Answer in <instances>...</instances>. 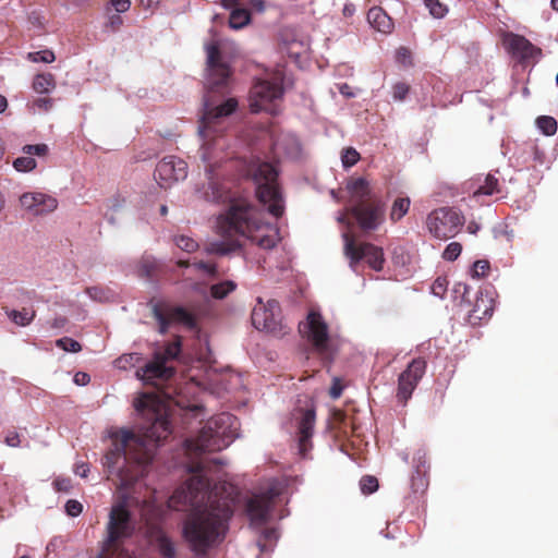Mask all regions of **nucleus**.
<instances>
[{"instance_id": "obj_23", "label": "nucleus", "mask_w": 558, "mask_h": 558, "mask_svg": "<svg viewBox=\"0 0 558 558\" xmlns=\"http://www.w3.org/2000/svg\"><path fill=\"white\" fill-rule=\"evenodd\" d=\"M494 301L489 295L481 294L475 298L473 308L469 314L471 324H477L483 319H489L493 316Z\"/></svg>"}, {"instance_id": "obj_13", "label": "nucleus", "mask_w": 558, "mask_h": 558, "mask_svg": "<svg viewBox=\"0 0 558 558\" xmlns=\"http://www.w3.org/2000/svg\"><path fill=\"white\" fill-rule=\"evenodd\" d=\"M252 325L257 330L277 332L281 330V307L280 303L270 300L266 303L258 300L251 313Z\"/></svg>"}, {"instance_id": "obj_7", "label": "nucleus", "mask_w": 558, "mask_h": 558, "mask_svg": "<svg viewBox=\"0 0 558 558\" xmlns=\"http://www.w3.org/2000/svg\"><path fill=\"white\" fill-rule=\"evenodd\" d=\"M282 80L278 77L256 80L250 90V110L252 113L266 111L278 113V105L283 96Z\"/></svg>"}, {"instance_id": "obj_56", "label": "nucleus", "mask_w": 558, "mask_h": 558, "mask_svg": "<svg viewBox=\"0 0 558 558\" xmlns=\"http://www.w3.org/2000/svg\"><path fill=\"white\" fill-rule=\"evenodd\" d=\"M123 25V19L120 17L119 14H113L108 20V26L111 27L113 32H117Z\"/></svg>"}, {"instance_id": "obj_28", "label": "nucleus", "mask_w": 558, "mask_h": 558, "mask_svg": "<svg viewBox=\"0 0 558 558\" xmlns=\"http://www.w3.org/2000/svg\"><path fill=\"white\" fill-rule=\"evenodd\" d=\"M411 207L410 197H397L390 208V218L392 221H399L409 213Z\"/></svg>"}, {"instance_id": "obj_45", "label": "nucleus", "mask_w": 558, "mask_h": 558, "mask_svg": "<svg viewBox=\"0 0 558 558\" xmlns=\"http://www.w3.org/2000/svg\"><path fill=\"white\" fill-rule=\"evenodd\" d=\"M56 345L64 351L78 352L82 350L81 343L71 337H63L56 340Z\"/></svg>"}, {"instance_id": "obj_10", "label": "nucleus", "mask_w": 558, "mask_h": 558, "mask_svg": "<svg viewBox=\"0 0 558 558\" xmlns=\"http://www.w3.org/2000/svg\"><path fill=\"white\" fill-rule=\"evenodd\" d=\"M387 206L380 196L372 195L366 202L352 204L350 215L362 231H376L386 220Z\"/></svg>"}, {"instance_id": "obj_22", "label": "nucleus", "mask_w": 558, "mask_h": 558, "mask_svg": "<svg viewBox=\"0 0 558 558\" xmlns=\"http://www.w3.org/2000/svg\"><path fill=\"white\" fill-rule=\"evenodd\" d=\"M20 203L33 215L51 214L58 207L56 197L43 194V192H26L20 197Z\"/></svg>"}, {"instance_id": "obj_19", "label": "nucleus", "mask_w": 558, "mask_h": 558, "mask_svg": "<svg viewBox=\"0 0 558 558\" xmlns=\"http://www.w3.org/2000/svg\"><path fill=\"white\" fill-rule=\"evenodd\" d=\"M502 45L506 51L519 62L532 60L542 54V49L520 34L507 32L502 36Z\"/></svg>"}, {"instance_id": "obj_15", "label": "nucleus", "mask_w": 558, "mask_h": 558, "mask_svg": "<svg viewBox=\"0 0 558 558\" xmlns=\"http://www.w3.org/2000/svg\"><path fill=\"white\" fill-rule=\"evenodd\" d=\"M293 417L296 427V438L299 444V453L306 456L312 449V437L315 430L316 413L314 407L294 409Z\"/></svg>"}, {"instance_id": "obj_35", "label": "nucleus", "mask_w": 558, "mask_h": 558, "mask_svg": "<svg viewBox=\"0 0 558 558\" xmlns=\"http://www.w3.org/2000/svg\"><path fill=\"white\" fill-rule=\"evenodd\" d=\"M165 364L168 361L175 360L181 354V338L174 339V341L167 343L163 350L159 351Z\"/></svg>"}, {"instance_id": "obj_30", "label": "nucleus", "mask_w": 558, "mask_h": 558, "mask_svg": "<svg viewBox=\"0 0 558 558\" xmlns=\"http://www.w3.org/2000/svg\"><path fill=\"white\" fill-rule=\"evenodd\" d=\"M56 86V80L51 73L37 74L33 80V88L37 93H48Z\"/></svg>"}, {"instance_id": "obj_51", "label": "nucleus", "mask_w": 558, "mask_h": 558, "mask_svg": "<svg viewBox=\"0 0 558 558\" xmlns=\"http://www.w3.org/2000/svg\"><path fill=\"white\" fill-rule=\"evenodd\" d=\"M448 280L446 278H437L434 280L432 286V292L434 295L442 296L447 291Z\"/></svg>"}, {"instance_id": "obj_43", "label": "nucleus", "mask_w": 558, "mask_h": 558, "mask_svg": "<svg viewBox=\"0 0 558 558\" xmlns=\"http://www.w3.org/2000/svg\"><path fill=\"white\" fill-rule=\"evenodd\" d=\"M174 243L178 247L185 252H194L199 247V244L195 241V239L186 235L175 236Z\"/></svg>"}, {"instance_id": "obj_20", "label": "nucleus", "mask_w": 558, "mask_h": 558, "mask_svg": "<svg viewBox=\"0 0 558 558\" xmlns=\"http://www.w3.org/2000/svg\"><path fill=\"white\" fill-rule=\"evenodd\" d=\"M154 315L159 324V330L161 332H167L171 324L184 325L185 327L190 328V330H195V328L198 327L196 315L182 306L170 307L167 308L166 312H162L161 308L156 307L154 310Z\"/></svg>"}, {"instance_id": "obj_50", "label": "nucleus", "mask_w": 558, "mask_h": 558, "mask_svg": "<svg viewBox=\"0 0 558 558\" xmlns=\"http://www.w3.org/2000/svg\"><path fill=\"white\" fill-rule=\"evenodd\" d=\"M410 85L405 83H397L392 86V96L398 101H402L404 99L409 92H410Z\"/></svg>"}, {"instance_id": "obj_64", "label": "nucleus", "mask_w": 558, "mask_h": 558, "mask_svg": "<svg viewBox=\"0 0 558 558\" xmlns=\"http://www.w3.org/2000/svg\"><path fill=\"white\" fill-rule=\"evenodd\" d=\"M220 4L223 7V9H236L239 4V0H221Z\"/></svg>"}, {"instance_id": "obj_25", "label": "nucleus", "mask_w": 558, "mask_h": 558, "mask_svg": "<svg viewBox=\"0 0 558 558\" xmlns=\"http://www.w3.org/2000/svg\"><path fill=\"white\" fill-rule=\"evenodd\" d=\"M347 190L351 194V205L361 204L372 197V189L366 179H351L347 183Z\"/></svg>"}, {"instance_id": "obj_60", "label": "nucleus", "mask_w": 558, "mask_h": 558, "mask_svg": "<svg viewBox=\"0 0 558 558\" xmlns=\"http://www.w3.org/2000/svg\"><path fill=\"white\" fill-rule=\"evenodd\" d=\"M89 472V466L86 462H80L74 468V473L80 477H87V473Z\"/></svg>"}, {"instance_id": "obj_63", "label": "nucleus", "mask_w": 558, "mask_h": 558, "mask_svg": "<svg viewBox=\"0 0 558 558\" xmlns=\"http://www.w3.org/2000/svg\"><path fill=\"white\" fill-rule=\"evenodd\" d=\"M250 3L252 9L256 10L257 12H263L266 9V3L264 0H251Z\"/></svg>"}, {"instance_id": "obj_62", "label": "nucleus", "mask_w": 558, "mask_h": 558, "mask_svg": "<svg viewBox=\"0 0 558 558\" xmlns=\"http://www.w3.org/2000/svg\"><path fill=\"white\" fill-rule=\"evenodd\" d=\"M5 442L10 446H17L20 444L19 433L13 432L7 436Z\"/></svg>"}, {"instance_id": "obj_54", "label": "nucleus", "mask_w": 558, "mask_h": 558, "mask_svg": "<svg viewBox=\"0 0 558 558\" xmlns=\"http://www.w3.org/2000/svg\"><path fill=\"white\" fill-rule=\"evenodd\" d=\"M53 487L58 492H68L71 488V481L70 478H56Z\"/></svg>"}, {"instance_id": "obj_55", "label": "nucleus", "mask_w": 558, "mask_h": 558, "mask_svg": "<svg viewBox=\"0 0 558 558\" xmlns=\"http://www.w3.org/2000/svg\"><path fill=\"white\" fill-rule=\"evenodd\" d=\"M37 108L43 110H49L52 108L53 101L50 97H40L35 101Z\"/></svg>"}, {"instance_id": "obj_36", "label": "nucleus", "mask_w": 558, "mask_h": 558, "mask_svg": "<svg viewBox=\"0 0 558 558\" xmlns=\"http://www.w3.org/2000/svg\"><path fill=\"white\" fill-rule=\"evenodd\" d=\"M423 3L434 19H444L448 13V7L440 0H423Z\"/></svg>"}, {"instance_id": "obj_14", "label": "nucleus", "mask_w": 558, "mask_h": 558, "mask_svg": "<svg viewBox=\"0 0 558 558\" xmlns=\"http://www.w3.org/2000/svg\"><path fill=\"white\" fill-rule=\"evenodd\" d=\"M426 367L427 362L418 356V359L411 361L405 371L400 373L397 390V398L400 402L405 403L411 400L414 389L426 372Z\"/></svg>"}, {"instance_id": "obj_47", "label": "nucleus", "mask_w": 558, "mask_h": 558, "mask_svg": "<svg viewBox=\"0 0 558 558\" xmlns=\"http://www.w3.org/2000/svg\"><path fill=\"white\" fill-rule=\"evenodd\" d=\"M361 489L365 495L376 492L378 487V480L374 476H363L360 481Z\"/></svg>"}, {"instance_id": "obj_32", "label": "nucleus", "mask_w": 558, "mask_h": 558, "mask_svg": "<svg viewBox=\"0 0 558 558\" xmlns=\"http://www.w3.org/2000/svg\"><path fill=\"white\" fill-rule=\"evenodd\" d=\"M238 284L233 280H222L210 286V295L215 299H223L233 292Z\"/></svg>"}, {"instance_id": "obj_38", "label": "nucleus", "mask_w": 558, "mask_h": 558, "mask_svg": "<svg viewBox=\"0 0 558 558\" xmlns=\"http://www.w3.org/2000/svg\"><path fill=\"white\" fill-rule=\"evenodd\" d=\"M13 166L17 172H29L37 167V161L29 155L17 157Z\"/></svg>"}, {"instance_id": "obj_8", "label": "nucleus", "mask_w": 558, "mask_h": 558, "mask_svg": "<svg viewBox=\"0 0 558 558\" xmlns=\"http://www.w3.org/2000/svg\"><path fill=\"white\" fill-rule=\"evenodd\" d=\"M107 549H116L124 558L122 539L133 536L134 525L132 514L124 502L114 504L109 513L107 525Z\"/></svg>"}, {"instance_id": "obj_29", "label": "nucleus", "mask_w": 558, "mask_h": 558, "mask_svg": "<svg viewBox=\"0 0 558 558\" xmlns=\"http://www.w3.org/2000/svg\"><path fill=\"white\" fill-rule=\"evenodd\" d=\"M159 267V262L155 257L144 256L140 260L137 271L143 278H154Z\"/></svg>"}, {"instance_id": "obj_58", "label": "nucleus", "mask_w": 558, "mask_h": 558, "mask_svg": "<svg viewBox=\"0 0 558 558\" xmlns=\"http://www.w3.org/2000/svg\"><path fill=\"white\" fill-rule=\"evenodd\" d=\"M107 549V542L104 543V547L101 549V553L97 558H124L121 556L114 548H111L110 551H106Z\"/></svg>"}, {"instance_id": "obj_6", "label": "nucleus", "mask_w": 558, "mask_h": 558, "mask_svg": "<svg viewBox=\"0 0 558 558\" xmlns=\"http://www.w3.org/2000/svg\"><path fill=\"white\" fill-rule=\"evenodd\" d=\"M258 201L266 204L268 213L275 217L284 214V202L278 184V172L271 162L259 161L252 168Z\"/></svg>"}, {"instance_id": "obj_52", "label": "nucleus", "mask_w": 558, "mask_h": 558, "mask_svg": "<svg viewBox=\"0 0 558 558\" xmlns=\"http://www.w3.org/2000/svg\"><path fill=\"white\" fill-rule=\"evenodd\" d=\"M83 506L77 500H69L65 502V512L72 515L73 518H75V515L81 514Z\"/></svg>"}, {"instance_id": "obj_5", "label": "nucleus", "mask_w": 558, "mask_h": 558, "mask_svg": "<svg viewBox=\"0 0 558 558\" xmlns=\"http://www.w3.org/2000/svg\"><path fill=\"white\" fill-rule=\"evenodd\" d=\"M239 436V420L231 413H219L209 418L196 438L185 441L190 453L204 454L219 451Z\"/></svg>"}, {"instance_id": "obj_39", "label": "nucleus", "mask_w": 558, "mask_h": 558, "mask_svg": "<svg viewBox=\"0 0 558 558\" xmlns=\"http://www.w3.org/2000/svg\"><path fill=\"white\" fill-rule=\"evenodd\" d=\"M26 59L32 62L41 61V62L50 63L56 60V54L53 53L52 50L45 49V50H39V51H31L26 56Z\"/></svg>"}, {"instance_id": "obj_44", "label": "nucleus", "mask_w": 558, "mask_h": 558, "mask_svg": "<svg viewBox=\"0 0 558 558\" xmlns=\"http://www.w3.org/2000/svg\"><path fill=\"white\" fill-rule=\"evenodd\" d=\"M22 151L24 155L33 156H47L49 148L47 144H26L23 146Z\"/></svg>"}, {"instance_id": "obj_41", "label": "nucleus", "mask_w": 558, "mask_h": 558, "mask_svg": "<svg viewBox=\"0 0 558 558\" xmlns=\"http://www.w3.org/2000/svg\"><path fill=\"white\" fill-rule=\"evenodd\" d=\"M415 472H422L428 476L429 462L427 454L423 450H418L413 459Z\"/></svg>"}, {"instance_id": "obj_11", "label": "nucleus", "mask_w": 558, "mask_h": 558, "mask_svg": "<svg viewBox=\"0 0 558 558\" xmlns=\"http://www.w3.org/2000/svg\"><path fill=\"white\" fill-rule=\"evenodd\" d=\"M464 225V217L454 208H437L427 218V228L438 239H449L457 235Z\"/></svg>"}, {"instance_id": "obj_42", "label": "nucleus", "mask_w": 558, "mask_h": 558, "mask_svg": "<svg viewBox=\"0 0 558 558\" xmlns=\"http://www.w3.org/2000/svg\"><path fill=\"white\" fill-rule=\"evenodd\" d=\"M463 247L461 243L451 242L446 245L442 251V258L448 262H453L461 255Z\"/></svg>"}, {"instance_id": "obj_3", "label": "nucleus", "mask_w": 558, "mask_h": 558, "mask_svg": "<svg viewBox=\"0 0 558 558\" xmlns=\"http://www.w3.org/2000/svg\"><path fill=\"white\" fill-rule=\"evenodd\" d=\"M238 106L239 102L233 97L216 107L209 104L208 100L204 101V113L198 126L204 144L198 149V155L208 179V185L204 190V198L208 202L220 203L230 198V187L220 173L217 172V169L221 167L225 158L223 149L227 145L223 138L225 119L232 114Z\"/></svg>"}, {"instance_id": "obj_1", "label": "nucleus", "mask_w": 558, "mask_h": 558, "mask_svg": "<svg viewBox=\"0 0 558 558\" xmlns=\"http://www.w3.org/2000/svg\"><path fill=\"white\" fill-rule=\"evenodd\" d=\"M218 459L191 462V477L173 492L168 507L189 510L183 524V536L195 554H206L223 536L233 514V486L228 483L210 485L206 472Z\"/></svg>"}, {"instance_id": "obj_9", "label": "nucleus", "mask_w": 558, "mask_h": 558, "mask_svg": "<svg viewBox=\"0 0 558 558\" xmlns=\"http://www.w3.org/2000/svg\"><path fill=\"white\" fill-rule=\"evenodd\" d=\"M343 253L350 260L351 268L354 269L359 262L366 260L374 271L383 270L386 257L381 247L368 242H357L350 233H343Z\"/></svg>"}, {"instance_id": "obj_21", "label": "nucleus", "mask_w": 558, "mask_h": 558, "mask_svg": "<svg viewBox=\"0 0 558 558\" xmlns=\"http://www.w3.org/2000/svg\"><path fill=\"white\" fill-rule=\"evenodd\" d=\"M175 374V368L167 366L159 351H156L153 360L137 371L146 384L157 385V380H168Z\"/></svg>"}, {"instance_id": "obj_37", "label": "nucleus", "mask_w": 558, "mask_h": 558, "mask_svg": "<svg viewBox=\"0 0 558 558\" xmlns=\"http://www.w3.org/2000/svg\"><path fill=\"white\" fill-rule=\"evenodd\" d=\"M537 125L547 136H553L558 131V122L551 116H541Z\"/></svg>"}, {"instance_id": "obj_57", "label": "nucleus", "mask_w": 558, "mask_h": 558, "mask_svg": "<svg viewBox=\"0 0 558 558\" xmlns=\"http://www.w3.org/2000/svg\"><path fill=\"white\" fill-rule=\"evenodd\" d=\"M343 386L339 383V379L336 378L330 387L329 395L332 398H339L342 395Z\"/></svg>"}, {"instance_id": "obj_17", "label": "nucleus", "mask_w": 558, "mask_h": 558, "mask_svg": "<svg viewBox=\"0 0 558 558\" xmlns=\"http://www.w3.org/2000/svg\"><path fill=\"white\" fill-rule=\"evenodd\" d=\"M208 84L210 90L226 86L231 74L228 63L222 62L219 45L207 46Z\"/></svg>"}, {"instance_id": "obj_27", "label": "nucleus", "mask_w": 558, "mask_h": 558, "mask_svg": "<svg viewBox=\"0 0 558 558\" xmlns=\"http://www.w3.org/2000/svg\"><path fill=\"white\" fill-rule=\"evenodd\" d=\"M252 21V15L247 9H233L229 16V26L235 29L247 26Z\"/></svg>"}, {"instance_id": "obj_59", "label": "nucleus", "mask_w": 558, "mask_h": 558, "mask_svg": "<svg viewBox=\"0 0 558 558\" xmlns=\"http://www.w3.org/2000/svg\"><path fill=\"white\" fill-rule=\"evenodd\" d=\"M90 383V377L88 373L77 372L74 375V384L76 385H87Z\"/></svg>"}, {"instance_id": "obj_46", "label": "nucleus", "mask_w": 558, "mask_h": 558, "mask_svg": "<svg viewBox=\"0 0 558 558\" xmlns=\"http://www.w3.org/2000/svg\"><path fill=\"white\" fill-rule=\"evenodd\" d=\"M360 160V154L354 148H345L342 150V166L345 168L353 167Z\"/></svg>"}, {"instance_id": "obj_34", "label": "nucleus", "mask_w": 558, "mask_h": 558, "mask_svg": "<svg viewBox=\"0 0 558 558\" xmlns=\"http://www.w3.org/2000/svg\"><path fill=\"white\" fill-rule=\"evenodd\" d=\"M429 485V480L427 475H424L422 472H415L411 477V489L414 495H424L427 487Z\"/></svg>"}, {"instance_id": "obj_49", "label": "nucleus", "mask_w": 558, "mask_h": 558, "mask_svg": "<svg viewBox=\"0 0 558 558\" xmlns=\"http://www.w3.org/2000/svg\"><path fill=\"white\" fill-rule=\"evenodd\" d=\"M193 266L195 268L199 269L201 271L208 274L211 278H215V276H217V274H218V268H217V265H215V263H207L204 260H198V262H194Z\"/></svg>"}, {"instance_id": "obj_48", "label": "nucleus", "mask_w": 558, "mask_h": 558, "mask_svg": "<svg viewBox=\"0 0 558 558\" xmlns=\"http://www.w3.org/2000/svg\"><path fill=\"white\" fill-rule=\"evenodd\" d=\"M86 294L89 295L94 301L105 302L109 299L108 290L104 288H98V286H94L93 288H87L85 290Z\"/></svg>"}, {"instance_id": "obj_33", "label": "nucleus", "mask_w": 558, "mask_h": 558, "mask_svg": "<svg viewBox=\"0 0 558 558\" xmlns=\"http://www.w3.org/2000/svg\"><path fill=\"white\" fill-rule=\"evenodd\" d=\"M500 192L499 189V180L494 177V174H487L484 181V184L480 185L477 190L474 191V196L480 195H494V193Z\"/></svg>"}, {"instance_id": "obj_2", "label": "nucleus", "mask_w": 558, "mask_h": 558, "mask_svg": "<svg viewBox=\"0 0 558 558\" xmlns=\"http://www.w3.org/2000/svg\"><path fill=\"white\" fill-rule=\"evenodd\" d=\"M140 413H150L153 420L142 435L121 429L112 434L113 448L104 457V465L117 474L123 486L132 485L143 476L144 469L151 462L155 449L171 433L170 421L161 413L162 401L155 393H142L134 400Z\"/></svg>"}, {"instance_id": "obj_18", "label": "nucleus", "mask_w": 558, "mask_h": 558, "mask_svg": "<svg viewBox=\"0 0 558 558\" xmlns=\"http://www.w3.org/2000/svg\"><path fill=\"white\" fill-rule=\"evenodd\" d=\"M279 494L276 489L270 488L263 492L260 495L252 496L246 502V513L250 518L251 524L263 525L269 519L271 507L275 498Z\"/></svg>"}, {"instance_id": "obj_26", "label": "nucleus", "mask_w": 558, "mask_h": 558, "mask_svg": "<svg viewBox=\"0 0 558 558\" xmlns=\"http://www.w3.org/2000/svg\"><path fill=\"white\" fill-rule=\"evenodd\" d=\"M5 313L10 319L14 322L17 326H27L33 323L36 313L31 308H22V310H9L5 308Z\"/></svg>"}, {"instance_id": "obj_31", "label": "nucleus", "mask_w": 558, "mask_h": 558, "mask_svg": "<svg viewBox=\"0 0 558 558\" xmlns=\"http://www.w3.org/2000/svg\"><path fill=\"white\" fill-rule=\"evenodd\" d=\"M159 553L166 558H173L175 556V547L171 538L166 536L162 531L157 532L156 536Z\"/></svg>"}, {"instance_id": "obj_53", "label": "nucleus", "mask_w": 558, "mask_h": 558, "mask_svg": "<svg viewBox=\"0 0 558 558\" xmlns=\"http://www.w3.org/2000/svg\"><path fill=\"white\" fill-rule=\"evenodd\" d=\"M110 5L118 12H125L131 8V0H110Z\"/></svg>"}, {"instance_id": "obj_16", "label": "nucleus", "mask_w": 558, "mask_h": 558, "mask_svg": "<svg viewBox=\"0 0 558 558\" xmlns=\"http://www.w3.org/2000/svg\"><path fill=\"white\" fill-rule=\"evenodd\" d=\"M187 177V163L175 156H166L157 162L155 178L162 187L171 186L174 182Z\"/></svg>"}, {"instance_id": "obj_12", "label": "nucleus", "mask_w": 558, "mask_h": 558, "mask_svg": "<svg viewBox=\"0 0 558 558\" xmlns=\"http://www.w3.org/2000/svg\"><path fill=\"white\" fill-rule=\"evenodd\" d=\"M307 337L317 352L323 364L333 360V350L329 344V327L319 313L311 312L305 324Z\"/></svg>"}, {"instance_id": "obj_4", "label": "nucleus", "mask_w": 558, "mask_h": 558, "mask_svg": "<svg viewBox=\"0 0 558 558\" xmlns=\"http://www.w3.org/2000/svg\"><path fill=\"white\" fill-rule=\"evenodd\" d=\"M264 230H269V226L263 221L259 210L245 198H232L227 210L218 215L217 233L220 239L207 243L205 253L230 255L243 247V238L254 241L262 248L275 247L276 236L271 233L259 235Z\"/></svg>"}, {"instance_id": "obj_40", "label": "nucleus", "mask_w": 558, "mask_h": 558, "mask_svg": "<svg viewBox=\"0 0 558 558\" xmlns=\"http://www.w3.org/2000/svg\"><path fill=\"white\" fill-rule=\"evenodd\" d=\"M490 271V263L486 259L475 260L471 268V277L472 278H485Z\"/></svg>"}, {"instance_id": "obj_61", "label": "nucleus", "mask_w": 558, "mask_h": 558, "mask_svg": "<svg viewBox=\"0 0 558 558\" xmlns=\"http://www.w3.org/2000/svg\"><path fill=\"white\" fill-rule=\"evenodd\" d=\"M411 58V51L407 48H399L397 51V60L405 63Z\"/></svg>"}, {"instance_id": "obj_24", "label": "nucleus", "mask_w": 558, "mask_h": 558, "mask_svg": "<svg viewBox=\"0 0 558 558\" xmlns=\"http://www.w3.org/2000/svg\"><path fill=\"white\" fill-rule=\"evenodd\" d=\"M368 24L380 33L389 34L392 32L395 24L387 11L380 7H373L367 11Z\"/></svg>"}]
</instances>
